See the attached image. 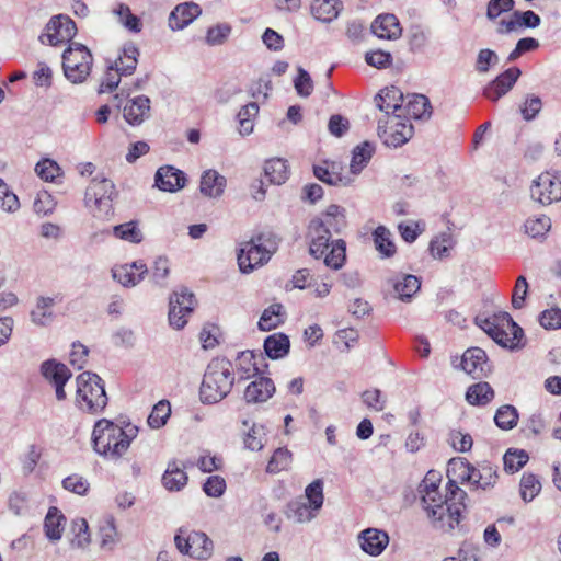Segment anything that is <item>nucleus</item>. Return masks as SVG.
I'll list each match as a JSON object with an SVG mask.
<instances>
[{
	"mask_svg": "<svg viewBox=\"0 0 561 561\" xmlns=\"http://www.w3.org/2000/svg\"><path fill=\"white\" fill-rule=\"evenodd\" d=\"M290 347L289 339L284 333H274L268 335L264 341V351L272 359L285 357Z\"/></svg>",
	"mask_w": 561,
	"mask_h": 561,
	"instance_id": "nucleus-34",
	"label": "nucleus"
},
{
	"mask_svg": "<svg viewBox=\"0 0 561 561\" xmlns=\"http://www.w3.org/2000/svg\"><path fill=\"white\" fill-rule=\"evenodd\" d=\"M551 227V220L548 216L529 218L525 222V231L531 238L543 237Z\"/></svg>",
	"mask_w": 561,
	"mask_h": 561,
	"instance_id": "nucleus-54",
	"label": "nucleus"
},
{
	"mask_svg": "<svg viewBox=\"0 0 561 561\" xmlns=\"http://www.w3.org/2000/svg\"><path fill=\"white\" fill-rule=\"evenodd\" d=\"M374 150V146L368 141H364L363 144L354 148L350 164L351 172L353 174H358L362 172V170L367 165V163L371 159Z\"/></svg>",
	"mask_w": 561,
	"mask_h": 561,
	"instance_id": "nucleus-41",
	"label": "nucleus"
},
{
	"mask_svg": "<svg viewBox=\"0 0 561 561\" xmlns=\"http://www.w3.org/2000/svg\"><path fill=\"white\" fill-rule=\"evenodd\" d=\"M499 62V56L495 51L484 48L478 53L476 60V70L479 73H486L492 66Z\"/></svg>",
	"mask_w": 561,
	"mask_h": 561,
	"instance_id": "nucleus-61",
	"label": "nucleus"
},
{
	"mask_svg": "<svg viewBox=\"0 0 561 561\" xmlns=\"http://www.w3.org/2000/svg\"><path fill=\"white\" fill-rule=\"evenodd\" d=\"M65 516L57 507H50L45 517L44 528L49 540L56 541L61 538Z\"/></svg>",
	"mask_w": 561,
	"mask_h": 561,
	"instance_id": "nucleus-37",
	"label": "nucleus"
},
{
	"mask_svg": "<svg viewBox=\"0 0 561 561\" xmlns=\"http://www.w3.org/2000/svg\"><path fill=\"white\" fill-rule=\"evenodd\" d=\"M494 398V390L486 381L471 385L466 392V400L471 405H486Z\"/></svg>",
	"mask_w": 561,
	"mask_h": 561,
	"instance_id": "nucleus-35",
	"label": "nucleus"
},
{
	"mask_svg": "<svg viewBox=\"0 0 561 561\" xmlns=\"http://www.w3.org/2000/svg\"><path fill=\"white\" fill-rule=\"evenodd\" d=\"M291 462V453L287 448H277L272 455L266 471L268 473H277L288 469Z\"/></svg>",
	"mask_w": 561,
	"mask_h": 561,
	"instance_id": "nucleus-50",
	"label": "nucleus"
},
{
	"mask_svg": "<svg viewBox=\"0 0 561 561\" xmlns=\"http://www.w3.org/2000/svg\"><path fill=\"white\" fill-rule=\"evenodd\" d=\"M312 220L322 221V224H324V228L331 230V234L333 232L340 233L346 226L345 209L339 205L332 204L327 208L324 213H322L319 217L313 218Z\"/></svg>",
	"mask_w": 561,
	"mask_h": 561,
	"instance_id": "nucleus-32",
	"label": "nucleus"
},
{
	"mask_svg": "<svg viewBox=\"0 0 561 561\" xmlns=\"http://www.w3.org/2000/svg\"><path fill=\"white\" fill-rule=\"evenodd\" d=\"M238 370L241 378H248L251 371L259 373L260 369L255 363V355L251 351L241 352L238 355Z\"/></svg>",
	"mask_w": 561,
	"mask_h": 561,
	"instance_id": "nucleus-59",
	"label": "nucleus"
},
{
	"mask_svg": "<svg viewBox=\"0 0 561 561\" xmlns=\"http://www.w3.org/2000/svg\"><path fill=\"white\" fill-rule=\"evenodd\" d=\"M265 178L272 184H282L288 179V167L286 160L276 158L265 162Z\"/></svg>",
	"mask_w": 561,
	"mask_h": 561,
	"instance_id": "nucleus-40",
	"label": "nucleus"
},
{
	"mask_svg": "<svg viewBox=\"0 0 561 561\" xmlns=\"http://www.w3.org/2000/svg\"><path fill=\"white\" fill-rule=\"evenodd\" d=\"M528 454L523 449H508L503 457L504 470L514 473L520 470L528 461Z\"/></svg>",
	"mask_w": 561,
	"mask_h": 561,
	"instance_id": "nucleus-48",
	"label": "nucleus"
},
{
	"mask_svg": "<svg viewBox=\"0 0 561 561\" xmlns=\"http://www.w3.org/2000/svg\"><path fill=\"white\" fill-rule=\"evenodd\" d=\"M389 283H391L397 298L402 301H410L421 288V278L412 274H400L391 278Z\"/></svg>",
	"mask_w": 561,
	"mask_h": 561,
	"instance_id": "nucleus-26",
	"label": "nucleus"
},
{
	"mask_svg": "<svg viewBox=\"0 0 561 561\" xmlns=\"http://www.w3.org/2000/svg\"><path fill=\"white\" fill-rule=\"evenodd\" d=\"M413 125L408 117L392 115L378 119V135L387 147H400L413 136Z\"/></svg>",
	"mask_w": 561,
	"mask_h": 561,
	"instance_id": "nucleus-10",
	"label": "nucleus"
},
{
	"mask_svg": "<svg viewBox=\"0 0 561 561\" xmlns=\"http://www.w3.org/2000/svg\"><path fill=\"white\" fill-rule=\"evenodd\" d=\"M284 514L288 519L302 524L311 522L318 515V512L312 510L302 497H298L287 503Z\"/></svg>",
	"mask_w": 561,
	"mask_h": 561,
	"instance_id": "nucleus-28",
	"label": "nucleus"
},
{
	"mask_svg": "<svg viewBox=\"0 0 561 561\" xmlns=\"http://www.w3.org/2000/svg\"><path fill=\"white\" fill-rule=\"evenodd\" d=\"M0 208L8 213H14L20 208L18 196L10 191L7 183L0 178Z\"/></svg>",
	"mask_w": 561,
	"mask_h": 561,
	"instance_id": "nucleus-57",
	"label": "nucleus"
},
{
	"mask_svg": "<svg viewBox=\"0 0 561 561\" xmlns=\"http://www.w3.org/2000/svg\"><path fill=\"white\" fill-rule=\"evenodd\" d=\"M137 433L135 425L128 424L123 428L108 420H99L92 433L94 450L106 458L118 459L127 451Z\"/></svg>",
	"mask_w": 561,
	"mask_h": 561,
	"instance_id": "nucleus-2",
	"label": "nucleus"
},
{
	"mask_svg": "<svg viewBox=\"0 0 561 561\" xmlns=\"http://www.w3.org/2000/svg\"><path fill=\"white\" fill-rule=\"evenodd\" d=\"M494 422L501 430L514 428L518 422L517 409L511 404L500 407L494 415Z\"/></svg>",
	"mask_w": 561,
	"mask_h": 561,
	"instance_id": "nucleus-46",
	"label": "nucleus"
},
{
	"mask_svg": "<svg viewBox=\"0 0 561 561\" xmlns=\"http://www.w3.org/2000/svg\"><path fill=\"white\" fill-rule=\"evenodd\" d=\"M76 34V23L69 16L58 14L48 21L45 26V32L39 36V42L42 44L57 46L70 42Z\"/></svg>",
	"mask_w": 561,
	"mask_h": 561,
	"instance_id": "nucleus-12",
	"label": "nucleus"
},
{
	"mask_svg": "<svg viewBox=\"0 0 561 561\" xmlns=\"http://www.w3.org/2000/svg\"><path fill=\"white\" fill-rule=\"evenodd\" d=\"M54 299L50 297H39L36 307L31 311V320L38 327H46L53 320Z\"/></svg>",
	"mask_w": 561,
	"mask_h": 561,
	"instance_id": "nucleus-39",
	"label": "nucleus"
},
{
	"mask_svg": "<svg viewBox=\"0 0 561 561\" xmlns=\"http://www.w3.org/2000/svg\"><path fill=\"white\" fill-rule=\"evenodd\" d=\"M474 467L463 458H453L447 466V476L449 479L458 480L461 483L470 484Z\"/></svg>",
	"mask_w": 561,
	"mask_h": 561,
	"instance_id": "nucleus-36",
	"label": "nucleus"
},
{
	"mask_svg": "<svg viewBox=\"0 0 561 561\" xmlns=\"http://www.w3.org/2000/svg\"><path fill=\"white\" fill-rule=\"evenodd\" d=\"M453 248V239L449 233H442L440 237L435 238L430 243V252L434 259H445L449 256V251Z\"/></svg>",
	"mask_w": 561,
	"mask_h": 561,
	"instance_id": "nucleus-53",
	"label": "nucleus"
},
{
	"mask_svg": "<svg viewBox=\"0 0 561 561\" xmlns=\"http://www.w3.org/2000/svg\"><path fill=\"white\" fill-rule=\"evenodd\" d=\"M430 101L423 94H413L405 105H403V117H412L415 119L430 116Z\"/></svg>",
	"mask_w": 561,
	"mask_h": 561,
	"instance_id": "nucleus-38",
	"label": "nucleus"
},
{
	"mask_svg": "<svg viewBox=\"0 0 561 561\" xmlns=\"http://www.w3.org/2000/svg\"><path fill=\"white\" fill-rule=\"evenodd\" d=\"M342 10L340 0H314L311 5L312 15L324 23H330L339 16Z\"/></svg>",
	"mask_w": 561,
	"mask_h": 561,
	"instance_id": "nucleus-33",
	"label": "nucleus"
},
{
	"mask_svg": "<svg viewBox=\"0 0 561 561\" xmlns=\"http://www.w3.org/2000/svg\"><path fill=\"white\" fill-rule=\"evenodd\" d=\"M320 220H311L308 225L307 239L309 253L314 259H322L332 270H340L346 259V243L342 239L331 241L330 229H325Z\"/></svg>",
	"mask_w": 561,
	"mask_h": 561,
	"instance_id": "nucleus-3",
	"label": "nucleus"
},
{
	"mask_svg": "<svg viewBox=\"0 0 561 561\" xmlns=\"http://www.w3.org/2000/svg\"><path fill=\"white\" fill-rule=\"evenodd\" d=\"M231 26L228 23H219L207 30L206 43L209 46L222 45L231 34Z\"/></svg>",
	"mask_w": 561,
	"mask_h": 561,
	"instance_id": "nucleus-55",
	"label": "nucleus"
},
{
	"mask_svg": "<svg viewBox=\"0 0 561 561\" xmlns=\"http://www.w3.org/2000/svg\"><path fill=\"white\" fill-rule=\"evenodd\" d=\"M140 53L134 43H126L122 48V54L110 66L111 70H117L124 76H130L136 70Z\"/></svg>",
	"mask_w": 561,
	"mask_h": 561,
	"instance_id": "nucleus-27",
	"label": "nucleus"
},
{
	"mask_svg": "<svg viewBox=\"0 0 561 561\" xmlns=\"http://www.w3.org/2000/svg\"><path fill=\"white\" fill-rule=\"evenodd\" d=\"M274 392L273 380L267 377H260L248 385L243 397L248 403H261L267 401Z\"/></svg>",
	"mask_w": 561,
	"mask_h": 561,
	"instance_id": "nucleus-23",
	"label": "nucleus"
},
{
	"mask_svg": "<svg viewBox=\"0 0 561 561\" xmlns=\"http://www.w3.org/2000/svg\"><path fill=\"white\" fill-rule=\"evenodd\" d=\"M313 174L318 180L329 185L346 186L351 183L350 178L342 175L339 171H330L329 165H325L324 163L322 165H314Z\"/></svg>",
	"mask_w": 561,
	"mask_h": 561,
	"instance_id": "nucleus-45",
	"label": "nucleus"
},
{
	"mask_svg": "<svg viewBox=\"0 0 561 561\" xmlns=\"http://www.w3.org/2000/svg\"><path fill=\"white\" fill-rule=\"evenodd\" d=\"M539 322L548 330L561 329V309L551 308L542 311L539 316Z\"/></svg>",
	"mask_w": 561,
	"mask_h": 561,
	"instance_id": "nucleus-64",
	"label": "nucleus"
},
{
	"mask_svg": "<svg viewBox=\"0 0 561 561\" xmlns=\"http://www.w3.org/2000/svg\"><path fill=\"white\" fill-rule=\"evenodd\" d=\"M92 65L93 56L83 44L70 43L62 54L64 73L72 83L84 82L91 72Z\"/></svg>",
	"mask_w": 561,
	"mask_h": 561,
	"instance_id": "nucleus-8",
	"label": "nucleus"
},
{
	"mask_svg": "<svg viewBox=\"0 0 561 561\" xmlns=\"http://www.w3.org/2000/svg\"><path fill=\"white\" fill-rule=\"evenodd\" d=\"M188 554L198 560H206L213 553V541L202 531L188 533Z\"/></svg>",
	"mask_w": 561,
	"mask_h": 561,
	"instance_id": "nucleus-29",
	"label": "nucleus"
},
{
	"mask_svg": "<svg viewBox=\"0 0 561 561\" xmlns=\"http://www.w3.org/2000/svg\"><path fill=\"white\" fill-rule=\"evenodd\" d=\"M113 234L124 241L138 244L142 241L144 234L138 221L131 220L113 227Z\"/></svg>",
	"mask_w": 561,
	"mask_h": 561,
	"instance_id": "nucleus-44",
	"label": "nucleus"
},
{
	"mask_svg": "<svg viewBox=\"0 0 561 561\" xmlns=\"http://www.w3.org/2000/svg\"><path fill=\"white\" fill-rule=\"evenodd\" d=\"M440 476L428 471L419 485L421 506L426 513L433 528L448 533L460 523L461 514L466 510L467 493L457 485V481L449 479L442 495L439 491Z\"/></svg>",
	"mask_w": 561,
	"mask_h": 561,
	"instance_id": "nucleus-1",
	"label": "nucleus"
},
{
	"mask_svg": "<svg viewBox=\"0 0 561 561\" xmlns=\"http://www.w3.org/2000/svg\"><path fill=\"white\" fill-rule=\"evenodd\" d=\"M376 106L383 112L386 118L392 115L403 116V93L394 85L382 89L375 96Z\"/></svg>",
	"mask_w": 561,
	"mask_h": 561,
	"instance_id": "nucleus-18",
	"label": "nucleus"
},
{
	"mask_svg": "<svg viewBox=\"0 0 561 561\" xmlns=\"http://www.w3.org/2000/svg\"><path fill=\"white\" fill-rule=\"evenodd\" d=\"M283 306L280 304H273L263 311L257 325L261 331H271L283 323Z\"/></svg>",
	"mask_w": 561,
	"mask_h": 561,
	"instance_id": "nucleus-43",
	"label": "nucleus"
},
{
	"mask_svg": "<svg viewBox=\"0 0 561 561\" xmlns=\"http://www.w3.org/2000/svg\"><path fill=\"white\" fill-rule=\"evenodd\" d=\"M477 324L499 345L510 350L524 346V331L507 312H499L493 318H476Z\"/></svg>",
	"mask_w": 561,
	"mask_h": 561,
	"instance_id": "nucleus-5",
	"label": "nucleus"
},
{
	"mask_svg": "<svg viewBox=\"0 0 561 561\" xmlns=\"http://www.w3.org/2000/svg\"><path fill=\"white\" fill-rule=\"evenodd\" d=\"M114 13L118 16L119 22L129 31L140 32L141 23L139 18L131 13L128 5L121 3L115 10Z\"/></svg>",
	"mask_w": 561,
	"mask_h": 561,
	"instance_id": "nucleus-56",
	"label": "nucleus"
},
{
	"mask_svg": "<svg viewBox=\"0 0 561 561\" xmlns=\"http://www.w3.org/2000/svg\"><path fill=\"white\" fill-rule=\"evenodd\" d=\"M520 496L525 502L533 501L541 490V483L533 473H524L519 484Z\"/></svg>",
	"mask_w": 561,
	"mask_h": 561,
	"instance_id": "nucleus-49",
	"label": "nucleus"
},
{
	"mask_svg": "<svg viewBox=\"0 0 561 561\" xmlns=\"http://www.w3.org/2000/svg\"><path fill=\"white\" fill-rule=\"evenodd\" d=\"M358 541L364 552L369 556H380L389 545V535L381 529L367 528L359 533Z\"/></svg>",
	"mask_w": 561,
	"mask_h": 561,
	"instance_id": "nucleus-19",
	"label": "nucleus"
},
{
	"mask_svg": "<svg viewBox=\"0 0 561 561\" xmlns=\"http://www.w3.org/2000/svg\"><path fill=\"white\" fill-rule=\"evenodd\" d=\"M226 187V178L220 175L216 170H207L201 178V193L208 197H219Z\"/></svg>",
	"mask_w": 561,
	"mask_h": 561,
	"instance_id": "nucleus-30",
	"label": "nucleus"
},
{
	"mask_svg": "<svg viewBox=\"0 0 561 561\" xmlns=\"http://www.w3.org/2000/svg\"><path fill=\"white\" fill-rule=\"evenodd\" d=\"M499 479L497 468L489 462L474 467L470 482L471 490L490 491L494 488Z\"/></svg>",
	"mask_w": 561,
	"mask_h": 561,
	"instance_id": "nucleus-25",
	"label": "nucleus"
},
{
	"mask_svg": "<svg viewBox=\"0 0 561 561\" xmlns=\"http://www.w3.org/2000/svg\"><path fill=\"white\" fill-rule=\"evenodd\" d=\"M170 414L171 407L169 401L161 400L152 408V411L147 419V423L151 428L158 430L165 425Z\"/></svg>",
	"mask_w": 561,
	"mask_h": 561,
	"instance_id": "nucleus-47",
	"label": "nucleus"
},
{
	"mask_svg": "<svg viewBox=\"0 0 561 561\" xmlns=\"http://www.w3.org/2000/svg\"><path fill=\"white\" fill-rule=\"evenodd\" d=\"M41 371L54 385L57 400H65L66 392L64 387L72 376L69 368L55 359H48L42 364Z\"/></svg>",
	"mask_w": 561,
	"mask_h": 561,
	"instance_id": "nucleus-15",
	"label": "nucleus"
},
{
	"mask_svg": "<svg viewBox=\"0 0 561 561\" xmlns=\"http://www.w3.org/2000/svg\"><path fill=\"white\" fill-rule=\"evenodd\" d=\"M461 368L473 378H481L491 371V364L484 350L470 347L461 356Z\"/></svg>",
	"mask_w": 561,
	"mask_h": 561,
	"instance_id": "nucleus-16",
	"label": "nucleus"
},
{
	"mask_svg": "<svg viewBox=\"0 0 561 561\" xmlns=\"http://www.w3.org/2000/svg\"><path fill=\"white\" fill-rule=\"evenodd\" d=\"M195 297L186 287H180L170 296L169 322L176 330L184 328L190 314L195 307Z\"/></svg>",
	"mask_w": 561,
	"mask_h": 561,
	"instance_id": "nucleus-13",
	"label": "nucleus"
},
{
	"mask_svg": "<svg viewBox=\"0 0 561 561\" xmlns=\"http://www.w3.org/2000/svg\"><path fill=\"white\" fill-rule=\"evenodd\" d=\"M520 75L518 67L506 69L483 88L482 95L491 102H497L513 89Z\"/></svg>",
	"mask_w": 561,
	"mask_h": 561,
	"instance_id": "nucleus-14",
	"label": "nucleus"
},
{
	"mask_svg": "<svg viewBox=\"0 0 561 561\" xmlns=\"http://www.w3.org/2000/svg\"><path fill=\"white\" fill-rule=\"evenodd\" d=\"M371 32L382 39H397L401 36L402 30L399 20L394 14H381L371 24Z\"/></svg>",
	"mask_w": 561,
	"mask_h": 561,
	"instance_id": "nucleus-24",
	"label": "nucleus"
},
{
	"mask_svg": "<svg viewBox=\"0 0 561 561\" xmlns=\"http://www.w3.org/2000/svg\"><path fill=\"white\" fill-rule=\"evenodd\" d=\"M170 274V263L165 256H159L154 260L151 270V278L154 284L163 286L165 278Z\"/></svg>",
	"mask_w": 561,
	"mask_h": 561,
	"instance_id": "nucleus-63",
	"label": "nucleus"
},
{
	"mask_svg": "<svg viewBox=\"0 0 561 561\" xmlns=\"http://www.w3.org/2000/svg\"><path fill=\"white\" fill-rule=\"evenodd\" d=\"M117 192L106 178H94L85 190L84 202L95 217L107 218L113 214V198Z\"/></svg>",
	"mask_w": 561,
	"mask_h": 561,
	"instance_id": "nucleus-9",
	"label": "nucleus"
},
{
	"mask_svg": "<svg viewBox=\"0 0 561 561\" xmlns=\"http://www.w3.org/2000/svg\"><path fill=\"white\" fill-rule=\"evenodd\" d=\"M76 403L82 411L100 413L107 404L102 379L94 373L84 371L77 377Z\"/></svg>",
	"mask_w": 561,
	"mask_h": 561,
	"instance_id": "nucleus-7",
	"label": "nucleus"
},
{
	"mask_svg": "<svg viewBox=\"0 0 561 561\" xmlns=\"http://www.w3.org/2000/svg\"><path fill=\"white\" fill-rule=\"evenodd\" d=\"M148 274V267L141 260L130 264L116 265L112 268V276L124 287H134L139 284L145 275Z\"/></svg>",
	"mask_w": 561,
	"mask_h": 561,
	"instance_id": "nucleus-17",
	"label": "nucleus"
},
{
	"mask_svg": "<svg viewBox=\"0 0 561 561\" xmlns=\"http://www.w3.org/2000/svg\"><path fill=\"white\" fill-rule=\"evenodd\" d=\"M150 115V99L146 95H138L131 99L123 110L125 121L134 126L140 125Z\"/></svg>",
	"mask_w": 561,
	"mask_h": 561,
	"instance_id": "nucleus-21",
	"label": "nucleus"
},
{
	"mask_svg": "<svg viewBox=\"0 0 561 561\" xmlns=\"http://www.w3.org/2000/svg\"><path fill=\"white\" fill-rule=\"evenodd\" d=\"M234 383V368L225 357L213 358L207 365L199 389L201 401L215 404L225 399Z\"/></svg>",
	"mask_w": 561,
	"mask_h": 561,
	"instance_id": "nucleus-4",
	"label": "nucleus"
},
{
	"mask_svg": "<svg viewBox=\"0 0 561 561\" xmlns=\"http://www.w3.org/2000/svg\"><path fill=\"white\" fill-rule=\"evenodd\" d=\"M278 245L272 232H264L251 238L240 249L238 264L242 273H251L254 268L267 263Z\"/></svg>",
	"mask_w": 561,
	"mask_h": 561,
	"instance_id": "nucleus-6",
	"label": "nucleus"
},
{
	"mask_svg": "<svg viewBox=\"0 0 561 561\" xmlns=\"http://www.w3.org/2000/svg\"><path fill=\"white\" fill-rule=\"evenodd\" d=\"M72 530L76 533L75 538L71 540L72 547L85 548L90 543V533L87 520L83 518L73 520Z\"/></svg>",
	"mask_w": 561,
	"mask_h": 561,
	"instance_id": "nucleus-58",
	"label": "nucleus"
},
{
	"mask_svg": "<svg viewBox=\"0 0 561 561\" xmlns=\"http://www.w3.org/2000/svg\"><path fill=\"white\" fill-rule=\"evenodd\" d=\"M534 201L546 206L561 199V172L541 173L530 186Z\"/></svg>",
	"mask_w": 561,
	"mask_h": 561,
	"instance_id": "nucleus-11",
	"label": "nucleus"
},
{
	"mask_svg": "<svg viewBox=\"0 0 561 561\" xmlns=\"http://www.w3.org/2000/svg\"><path fill=\"white\" fill-rule=\"evenodd\" d=\"M376 250L382 257H391L396 253V244L391 239V232L383 226H378L373 232Z\"/></svg>",
	"mask_w": 561,
	"mask_h": 561,
	"instance_id": "nucleus-42",
	"label": "nucleus"
},
{
	"mask_svg": "<svg viewBox=\"0 0 561 561\" xmlns=\"http://www.w3.org/2000/svg\"><path fill=\"white\" fill-rule=\"evenodd\" d=\"M294 87L300 96L307 98L313 91V81L304 68H298V75L294 80Z\"/></svg>",
	"mask_w": 561,
	"mask_h": 561,
	"instance_id": "nucleus-62",
	"label": "nucleus"
},
{
	"mask_svg": "<svg viewBox=\"0 0 561 561\" xmlns=\"http://www.w3.org/2000/svg\"><path fill=\"white\" fill-rule=\"evenodd\" d=\"M201 13L202 10L198 4L193 2L181 3L171 12L169 16V25L174 31L183 30Z\"/></svg>",
	"mask_w": 561,
	"mask_h": 561,
	"instance_id": "nucleus-22",
	"label": "nucleus"
},
{
	"mask_svg": "<svg viewBox=\"0 0 561 561\" xmlns=\"http://www.w3.org/2000/svg\"><path fill=\"white\" fill-rule=\"evenodd\" d=\"M184 468L186 466L181 468L176 460L168 463V468L162 476V484L167 490L180 491L186 485L188 477Z\"/></svg>",
	"mask_w": 561,
	"mask_h": 561,
	"instance_id": "nucleus-31",
	"label": "nucleus"
},
{
	"mask_svg": "<svg viewBox=\"0 0 561 561\" xmlns=\"http://www.w3.org/2000/svg\"><path fill=\"white\" fill-rule=\"evenodd\" d=\"M306 499L308 500V504L312 510L319 512L323 505L324 496H323V482L320 479L311 482L305 490Z\"/></svg>",
	"mask_w": 561,
	"mask_h": 561,
	"instance_id": "nucleus-52",
	"label": "nucleus"
},
{
	"mask_svg": "<svg viewBox=\"0 0 561 561\" xmlns=\"http://www.w3.org/2000/svg\"><path fill=\"white\" fill-rule=\"evenodd\" d=\"M156 185L164 192H176L184 187L186 178L184 172L172 165H164L156 173Z\"/></svg>",
	"mask_w": 561,
	"mask_h": 561,
	"instance_id": "nucleus-20",
	"label": "nucleus"
},
{
	"mask_svg": "<svg viewBox=\"0 0 561 561\" xmlns=\"http://www.w3.org/2000/svg\"><path fill=\"white\" fill-rule=\"evenodd\" d=\"M101 548L112 551L119 541L118 531L113 518L107 519L100 528Z\"/></svg>",
	"mask_w": 561,
	"mask_h": 561,
	"instance_id": "nucleus-51",
	"label": "nucleus"
},
{
	"mask_svg": "<svg viewBox=\"0 0 561 561\" xmlns=\"http://www.w3.org/2000/svg\"><path fill=\"white\" fill-rule=\"evenodd\" d=\"M265 435L266 432L263 425L253 424L244 439L247 448L251 450H261L264 446L263 440Z\"/></svg>",
	"mask_w": 561,
	"mask_h": 561,
	"instance_id": "nucleus-60",
	"label": "nucleus"
}]
</instances>
